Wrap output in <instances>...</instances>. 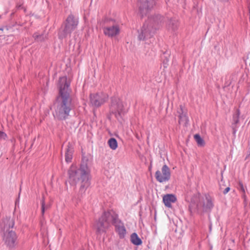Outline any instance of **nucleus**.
I'll return each instance as SVG.
<instances>
[{
	"instance_id": "obj_34",
	"label": "nucleus",
	"mask_w": 250,
	"mask_h": 250,
	"mask_svg": "<svg viewBox=\"0 0 250 250\" xmlns=\"http://www.w3.org/2000/svg\"><path fill=\"white\" fill-rule=\"evenodd\" d=\"M222 174H223L222 173ZM222 181H223V175H222V179H221V182H222Z\"/></svg>"
},
{
	"instance_id": "obj_30",
	"label": "nucleus",
	"mask_w": 250,
	"mask_h": 250,
	"mask_svg": "<svg viewBox=\"0 0 250 250\" xmlns=\"http://www.w3.org/2000/svg\"><path fill=\"white\" fill-rule=\"evenodd\" d=\"M242 197L244 199V201H246V195L245 192H242Z\"/></svg>"
},
{
	"instance_id": "obj_22",
	"label": "nucleus",
	"mask_w": 250,
	"mask_h": 250,
	"mask_svg": "<svg viewBox=\"0 0 250 250\" xmlns=\"http://www.w3.org/2000/svg\"><path fill=\"white\" fill-rule=\"evenodd\" d=\"M33 37L37 42H43L46 38V36L44 34H39L38 33H35L33 35Z\"/></svg>"
},
{
	"instance_id": "obj_2",
	"label": "nucleus",
	"mask_w": 250,
	"mask_h": 250,
	"mask_svg": "<svg viewBox=\"0 0 250 250\" xmlns=\"http://www.w3.org/2000/svg\"><path fill=\"white\" fill-rule=\"evenodd\" d=\"M89 173L88 167L84 163L81 164L79 168L72 166L68 170L69 182L72 185L80 184L79 194L81 195L85 193L90 185Z\"/></svg>"
},
{
	"instance_id": "obj_6",
	"label": "nucleus",
	"mask_w": 250,
	"mask_h": 250,
	"mask_svg": "<svg viewBox=\"0 0 250 250\" xmlns=\"http://www.w3.org/2000/svg\"><path fill=\"white\" fill-rule=\"evenodd\" d=\"M103 29L104 34L110 38L115 37L120 33L119 24L111 19L105 18L104 20Z\"/></svg>"
},
{
	"instance_id": "obj_7",
	"label": "nucleus",
	"mask_w": 250,
	"mask_h": 250,
	"mask_svg": "<svg viewBox=\"0 0 250 250\" xmlns=\"http://www.w3.org/2000/svg\"><path fill=\"white\" fill-rule=\"evenodd\" d=\"M110 112L114 114L116 118L119 119L125 113V110L123 102L117 97H112L110 105Z\"/></svg>"
},
{
	"instance_id": "obj_24",
	"label": "nucleus",
	"mask_w": 250,
	"mask_h": 250,
	"mask_svg": "<svg viewBox=\"0 0 250 250\" xmlns=\"http://www.w3.org/2000/svg\"><path fill=\"white\" fill-rule=\"evenodd\" d=\"M179 123L181 122H183L185 124H187L188 121V117L187 116V112H185L184 113H181L179 115Z\"/></svg>"
},
{
	"instance_id": "obj_23",
	"label": "nucleus",
	"mask_w": 250,
	"mask_h": 250,
	"mask_svg": "<svg viewBox=\"0 0 250 250\" xmlns=\"http://www.w3.org/2000/svg\"><path fill=\"white\" fill-rule=\"evenodd\" d=\"M206 203L204 204L203 207L206 209H211L213 207V204L212 202L211 199L209 197H206Z\"/></svg>"
},
{
	"instance_id": "obj_10",
	"label": "nucleus",
	"mask_w": 250,
	"mask_h": 250,
	"mask_svg": "<svg viewBox=\"0 0 250 250\" xmlns=\"http://www.w3.org/2000/svg\"><path fill=\"white\" fill-rule=\"evenodd\" d=\"M170 170L168 166L164 165L161 169V171L158 170L155 172V177L156 180L160 183L168 181L170 178Z\"/></svg>"
},
{
	"instance_id": "obj_26",
	"label": "nucleus",
	"mask_w": 250,
	"mask_h": 250,
	"mask_svg": "<svg viewBox=\"0 0 250 250\" xmlns=\"http://www.w3.org/2000/svg\"><path fill=\"white\" fill-rule=\"evenodd\" d=\"M186 111L184 109L183 106L182 105H180V108L178 109L177 112L179 114L184 113Z\"/></svg>"
},
{
	"instance_id": "obj_4",
	"label": "nucleus",
	"mask_w": 250,
	"mask_h": 250,
	"mask_svg": "<svg viewBox=\"0 0 250 250\" xmlns=\"http://www.w3.org/2000/svg\"><path fill=\"white\" fill-rule=\"evenodd\" d=\"M163 20V17L160 15L149 17L140 31H138V39L145 41L152 38L159 29Z\"/></svg>"
},
{
	"instance_id": "obj_13",
	"label": "nucleus",
	"mask_w": 250,
	"mask_h": 250,
	"mask_svg": "<svg viewBox=\"0 0 250 250\" xmlns=\"http://www.w3.org/2000/svg\"><path fill=\"white\" fill-rule=\"evenodd\" d=\"M115 231L119 235L120 239H123L125 237L126 233V230L122 221L120 220L114 225Z\"/></svg>"
},
{
	"instance_id": "obj_25",
	"label": "nucleus",
	"mask_w": 250,
	"mask_h": 250,
	"mask_svg": "<svg viewBox=\"0 0 250 250\" xmlns=\"http://www.w3.org/2000/svg\"><path fill=\"white\" fill-rule=\"evenodd\" d=\"M194 138L196 141L197 144L199 146H204L205 142L204 140L201 137L200 135L198 134H196L194 136Z\"/></svg>"
},
{
	"instance_id": "obj_27",
	"label": "nucleus",
	"mask_w": 250,
	"mask_h": 250,
	"mask_svg": "<svg viewBox=\"0 0 250 250\" xmlns=\"http://www.w3.org/2000/svg\"><path fill=\"white\" fill-rule=\"evenodd\" d=\"M239 188L242 191V192H245V188L243 184L241 182L239 183Z\"/></svg>"
},
{
	"instance_id": "obj_19",
	"label": "nucleus",
	"mask_w": 250,
	"mask_h": 250,
	"mask_svg": "<svg viewBox=\"0 0 250 250\" xmlns=\"http://www.w3.org/2000/svg\"><path fill=\"white\" fill-rule=\"evenodd\" d=\"M130 241L132 244L136 246L140 245L142 243V241L135 232L133 233L131 235Z\"/></svg>"
},
{
	"instance_id": "obj_28",
	"label": "nucleus",
	"mask_w": 250,
	"mask_h": 250,
	"mask_svg": "<svg viewBox=\"0 0 250 250\" xmlns=\"http://www.w3.org/2000/svg\"><path fill=\"white\" fill-rule=\"evenodd\" d=\"M6 137V134L4 132L0 131V140L4 139Z\"/></svg>"
},
{
	"instance_id": "obj_1",
	"label": "nucleus",
	"mask_w": 250,
	"mask_h": 250,
	"mask_svg": "<svg viewBox=\"0 0 250 250\" xmlns=\"http://www.w3.org/2000/svg\"><path fill=\"white\" fill-rule=\"evenodd\" d=\"M69 86L70 82L67 81L66 77L60 78L58 83L59 94L53 104V115L59 120H65L74 107Z\"/></svg>"
},
{
	"instance_id": "obj_31",
	"label": "nucleus",
	"mask_w": 250,
	"mask_h": 250,
	"mask_svg": "<svg viewBox=\"0 0 250 250\" xmlns=\"http://www.w3.org/2000/svg\"><path fill=\"white\" fill-rule=\"evenodd\" d=\"M4 29H6V30H8V28L7 26L0 27V30H1V31H3Z\"/></svg>"
},
{
	"instance_id": "obj_15",
	"label": "nucleus",
	"mask_w": 250,
	"mask_h": 250,
	"mask_svg": "<svg viewBox=\"0 0 250 250\" xmlns=\"http://www.w3.org/2000/svg\"><path fill=\"white\" fill-rule=\"evenodd\" d=\"M176 200V196L172 194H166L163 198V201L165 205L168 208H171L172 207L171 203H175Z\"/></svg>"
},
{
	"instance_id": "obj_16",
	"label": "nucleus",
	"mask_w": 250,
	"mask_h": 250,
	"mask_svg": "<svg viewBox=\"0 0 250 250\" xmlns=\"http://www.w3.org/2000/svg\"><path fill=\"white\" fill-rule=\"evenodd\" d=\"M179 26L178 20L175 18H172L168 20L167 23V27L168 30L174 31L176 30Z\"/></svg>"
},
{
	"instance_id": "obj_9",
	"label": "nucleus",
	"mask_w": 250,
	"mask_h": 250,
	"mask_svg": "<svg viewBox=\"0 0 250 250\" xmlns=\"http://www.w3.org/2000/svg\"><path fill=\"white\" fill-rule=\"evenodd\" d=\"M155 4V0H140L138 3L139 12L143 17L151 10Z\"/></svg>"
},
{
	"instance_id": "obj_32",
	"label": "nucleus",
	"mask_w": 250,
	"mask_h": 250,
	"mask_svg": "<svg viewBox=\"0 0 250 250\" xmlns=\"http://www.w3.org/2000/svg\"><path fill=\"white\" fill-rule=\"evenodd\" d=\"M223 186H224V185H222V186L220 185V189L221 190H222V191H223V190H224V189H223V188H224V187H223Z\"/></svg>"
},
{
	"instance_id": "obj_5",
	"label": "nucleus",
	"mask_w": 250,
	"mask_h": 250,
	"mask_svg": "<svg viewBox=\"0 0 250 250\" xmlns=\"http://www.w3.org/2000/svg\"><path fill=\"white\" fill-rule=\"evenodd\" d=\"M78 23V21L75 19L74 16L72 14L69 15L58 32L59 38L62 40L68 36H70L72 32L76 28Z\"/></svg>"
},
{
	"instance_id": "obj_21",
	"label": "nucleus",
	"mask_w": 250,
	"mask_h": 250,
	"mask_svg": "<svg viewBox=\"0 0 250 250\" xmlns=\"http://www.w3.org/2000/svg\"><path fill=\"white\" fill-rule=\"evenodd\" d=\"M41 211L42 216H43L45 210L48 209L50 208L49 205H46L45 203V198L44 195H42L41 200Z\"/></svg>"
},
{
	"instance_id": "obj_3",
	"label": "nucleus",
	"mask_w": 250,
	"mask_h": 250,
	"mask_svg": "<svg viewBox=\"0 0 250 250\" xmlns=\"http://www.w3.org/2000/svg\"><path fill=\"white\" fill-rule=\"evenodd\" d=\"M15 218L6 217L2 221L3 241L6 247L10 250H15L18 245V236L14 229Z\"/></svg>"
},
{
	"instance_id": "obj_33",
	"label": "nucleus",
	"mask_w": 250,
	"mask_h": 250,
	"mask_svg": "<svg viewBox=\"0 0 250 250\" xmlns=\"http://www.w3.org/2000/svg\"><path fill=\"white\" fill-rule=\"evenodd\" d=\"M219 1H220L221 2H227L229 0H218Z\"/></svg>"
},
{
	"instance_id": "obj_20",
	"label": "nucleus",
	"mask_w": 250,
	"mask_h": 250,
	"mask_svg": "<svg viewBox=\"0 0 250 250\" xmlns=\"http://www.w3.org/2000/svg\"><path fill=\"white\" fill-rule=\"evenodd\" d=\"M107 143L110 148L112 150H115L118 147L117 141L114 138H110L108 140Z\"/></svg>"
},
{
	"instance_id": "obj_14",
	"label": "nucleus",
	"mask_w": 250,
	"mask_h": 250,
	"mask_svg": "<svg viewBox=\"0 0 250 250\" xmlns=\"http://www.w3.org/2000/svg\"><path fill=\"white\" fill-rule=\"evenodd\" d=\"M74 152V148L70 143H68L65 148V161L68 163L71 162Z\"/></svg>"
},
{
	"instance_id": "obj_35",
	"label": "nucleus",
	"mask_w": 250,
	"mask_h": 250,
	"mask_svg": "<svg viewBox=\"0 0 250 250\" xmlns=\"http://www.w3.org/2000/svg\"><path fill=\"white\" fill-rule=\"evenodd\" d=\"M228 250H231V249H229Z\"/></svg>"
},
{
	"instance_id": "obj_11",
	"label": "nucleus",
	"mask_w": 250,
	"mask_h": 250,
	"mask_svg": "<svg viewBox=\"0 0 250 250\" xmlns=\"http://www.w3.org/2000/svg\"><path fill=\"white\" fill-rule=\"evenodd\" d=\"M107 223H108L109 226L111 223L114 225L120 219H119L118 215L114 211L111 210L107 211H104L102 215Z\"/></svg>"
},
{
	"instance_id": "obj_12",
	"label": "nucleus",
	"mask_w": 250,
	"mask_h": 250,
	"mask_svg": "<svg viewBox=\"0 0 250 250\" xmlns=\"http://www.w3.org/2000/svg\"><path fill=\"white\" fill-rule=\"evenodd\" d=\"M109 225L108 223L102 216L96 224V231L99 234L105 232L106 230L109 228Z\"/></svg>"
},
{
	"instance_id": "obj_17",
	"label": "nucleus",
	"mask_w": 250,
	"mask_h": 250,
	"mask_svg": "<svg viewBox=\"0 0 250 250\" xmlns=\"http://www.w3.org/2000/svg\"><path fill=\"white\" fill-rule=\"evenodd\" d=\"M240 111L239 109H237L236 112L233 115V123H232V128H233V133L234 134L236 131V125L239 123V115H240Z\"/></svg>"
},
{
	"instance_id": "obj_29",
	"label": "nucleus",
	"mask_w": 250,
	"mask_h": 250,
	"mask_svg": "<svg viewBox=\"0 0 250 250\" xmlns=\"http://www.w3.org/2000/svg\"><path fill=\"white\" fill-rule=\"evenodd\" d=\"M230 190V188L227 187L223 190L222 192L224 194H226Z\"/></svg>"
},
{
	"instance_id": "obj_18",
	"label": "nucleus",
	"mask_w": 250,
	"mask_h": 250,
	"mask_svg": "<svg viewBox=\"0 0 250 250\" xmlns=\"http://www.w3.org/2000/svg\"><path fill=\"white\" fill-rule=\"evenodd\" d=\"M200 194L197 193L194 194L191 199V203L193 204L195 208L198 209L201 207V204L200 203Z\"/></svg>"
},
{
	"instance_id": "obj_8",
	"label": "nucleus",
	"mask_w": 250,
	"mask_h": 250,
	"mask_svg": "<svg viewBox=\"0 0 250 250\" xmlns=\"http://www.w3.org/2000/svg\"><path fill=\"white\" fill-rule=\"evenodd\" d=\"M89 98L91 105L94 107H99L107 101L108 96L106 93L99 92L91 94Z\"/></svg>"
}]
</instances>
